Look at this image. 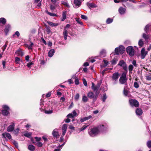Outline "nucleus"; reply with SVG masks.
Instances as JSON below:
<instances>
[{
	"instance_id": "2eb2a0df",
	"label": "nucleus",
	"mask_w": 151,
	"mask_h": 151,
	"mask_svg": "<svg viewBox=\"0 0 151 151\" xmlns=\"http://www.w3.org/2000/svg\"><path fill=\"white\" fill-rule=\"evenodd\" d=\"M136 113L138 116H140L142 114V111L140 108H138L136 110Z\"/></svg>"
},
{
	"instance_id": "aec40b11",
	"label": "nucleus",
	"mask_w": 151,
	"mask_h": 151,
	"mask_svg": "<svg viewBox=\"0 0 151 151\" xmlns=\"http://www.w3.org/2000/svg\"><path fill=\"white\" fill-rule=\"evenodd\" d=\"M17 56H22L24 55V53L20 50H17L15 53Z\"/></svg>"
},
{
	"instance_id": "052dcab7",
	"label": "nucleus",
	"mask_w": 151,
	"mask_h": 151,
	"mask_svg": "<svg viewBox=\"0 0 151 151\" xmlns=\"http://www.w3.org/2000/svg\"><path fill=\"white\" fill-rule=\"evenodd\" d=\"M75 83L76 85H78L79 84V81L78 79V78L76 79L75 81Z\"/></svg>"
},
{
	"instance_id": "6e6552de",
	"label": "nucleus",
	"mask_w": 151,
	"mask_h": 151,
	"mask_svg": "<svg viewBox=\"0 0 151 151\" xmlns=\"http://www.w3.org/2000/svg\"><path fill=\"white\" fill-rule=\"evenodd\" d=\"M118 65L122 67L123 69L125 70V72L127 73V66L126 63L123 60H121L120 61Z\"/></svg>"
},
{
	"instance_id": "4be33fe9",
	"label": "nucleus",
	"mask_w": 151,
	"mask_h": 151,
	"mask_svg": "<svg viewBox=\"0 0 151 151\" xmlns=\"http://www.w3.org/2000/svg\"><path fill=\"white\" fill-rule=\"evenodd\" d=\"M10 28V26L9 24H8L6 26L4 29V32L6 35L9 32Z\"/></svg>"
},
{
	"instance_id": "20e7f679",
	"label": "nucleus",
	"mask_w": 151,
	"mask_h": 151,
	"mask_svg": "<svg viewBox=\"0 0 151 151\" xmlns=\"http://www.w3.org/2000/svg\"><path fill=\"white\" fill-rule=\"evenodd\" d=\"M125 48L124 46L120 45L119 47H116L115 49V52L116 54L118 55L119 53L123 54L125 51Z\"/></svg>"
},
{
	"instance_id": "864d4df0",
	"label": "nucleus",
	"mask_w": 151,
	"mask_h": 151,
	"mask_svg": "<svg viewBox=\"0 0 151 151\" xmlns=\"http://www.w3.org/2000/svg\"><path fill=\"white\" fill-rule=\"evenodd\" d=\"M35 139L36 141V142H38V141L40 142L41 139V138L39 137H35Z\"/></svg>"
},
{
	"instance_id": "c85d7f7f",
	"label": "nucleus",
	"mask_w": 151,
	"mask_h": 151,
	"mask_svg": "<svg viewBox=\"0 0 151 151\" xmlns=\"http://www.w3.org/2000/svg\"><path fill=\"white\" fill-rule=\"evenodd\" d=\"M106 53L105 50H102L100 52V56L101 57H105Z\"/></svg>"
},
{
	"instance_id": "a19ab883",
	"label": "nucleus",
	"mask_w": 151,
	"mask_h": 151,
	"mask_svg": "<svg viewBox=\"0 0 151 151\" xmlns=\"http://www.w3.org/2000/svg\"><path fill=\"white\" fill-rule=\"evenodd\" d=\"M8 42L7 41L6 42L5 44L3 46V47L2 48V50H3V52L6 49L7 46V44H8V43H7Z\"/></svg>"
},
{
	"instance_id": "13d9d810",
	"label": "nucleus",
	"mask_w": 151,
	"mask_h": 151,
	"mask_svg": "<svg viewBox=\"0 0 151 151\" xmlns=\"http://www.w3.org/2000/svg\"><path fill=\"white\" fill-rule=\"evenodd\" d=\"M74 117L76 116H77L76 111L75 110H73L72 113Z\"/></svg>"
},
{
	"instance_id": "49530a36",
	"label": "nucleus",
	"mask_w": 151,
	"mask_h": 151,
	"mask_svg": "<svg viewBox=\"0 0 151 151\" xmlns=\"http://www.w3.org/2000/svg\"><path fill=\"white\" fill-rule=\"evenodd\" d=\"M103 62H104V67H106L109 64L108 61H107V60H105V59H104L103 60Z\"/></svg>"
},
{
	"instance_id": "a878e982",
	"label": "nucleus",
	"mask_w": 151,
	"mask_h": 151,
	"mask_svg": "<svg viewBox=\"0 0 151 151\" xmlns=\"http://www.w3.org/2000/svg\"><path fill=\"white\" fill-rule=\"evenodd\" d=\"M47 23L52 27H56L58 25V23H54L51 22H48Z\"/></svg>"
},
{
	"instance_id": "774afa93",
	"label": "nucleus",
	"mask_w": 151,
	"mask_h": 151,
	"mask_svg": "<svg viewBox=\"0 0 151 151\" xmlns=\"http://www.w3.org/2000/svg\"><path fill=\"white\" fill-rule=\"evenodd\" d=\"M132 64L135 67H137V64H136V62L135 60H133L132 62Z\"/></svg>"
},
{
	"instance_id": "423d86ee",
	"label": "nucleus",
	"mask_w": 151,
	"mask_h": 151,
	"mask_svg": "<svg viewBox=\"0 0 151 151\" xmlns=\"http://www.w3.org/2000/svg\"><path fill=\"white\" fill-rule=\"evenodd\" d=\"M3 108L4 109L2 110L1 111L2 114L4 116L8 115L9 113V108L8 106L6 105H3Z\"/></svg>"
},
{
	"instance_id": "a211bd4d",
	"label": "nucleus",
	"mask_w": 151,
	"mask_h": 151,
	"mask_svg": "<svg viewBox=\"0 0 151 151\" xmlns=\"http://www.w3.org/2000/svg\"><path fill=\"white\" fill-rule=\"evenodd\" d=\"M126 11V9L122 7H120L119 9V12L121 14H124L125 13Z\"/></svg>"
},
{
	"instance_id": "9d476101",
	"label": "nucleus",
	"mask_w": 151,
	"mask_h": 151,
	"mask_svg": "<svg viewBox=\"0 0 151 151\" xmlns=\"http://www.w3.org/2000/svg\"><path fill=\"white\" fill-rule=\"evenodd\" d=\"M11 124L7 128V131L8 132H12L14 130L15 126V123L13 122H12Z\"/></svg>"
},
{
	"instance_id": "338daca9",
	"label": "nucleus",
	"mask_w": 151,
	"mask_h": 151,
	"mask_svg": "<svg viewBox=\"0 0 151 151\" xmlns=\"http://www.w3.org/2000/svg\"><path fill=\"white\" fill-rule=\"evenodd\" d=\"M83 83L84 85L85 86H86L87 85V82L85 79H83Z\"/></svg>"
},
{
	"instance_id": "473e14b6",
	"label": "nucleus",
	"mask_w": 151,
	"mask_h": 151,
	"mask_svg": "<svg viewBox=\"0 0 151 151\" xmlns=\"http://www.w3.org/2000/svg\"><path fill=\"white\" fill-rule=\"evenodd\" d=\"M82 100L83 102H86L88 101V99L86 96L84 95L83 96Z\"/></svg>"
},
{
	"instance_id": "4468645a",
	"label": "nucleus",
	"mask_w": 151,
	"mask_h": 151,
	"mask_svg": "<svg viewBox=\"0 0 151 151\" xmlns=\"http://www.w3.org/2000/svg\"><path fill=\"white\" fill-rule=\"evenodd\" d=\"M2 136L3 137L6 138L7 137L9 139H11L12 138V136H11L10 134L7 132L4 133L2 134Z\"/></svg>"
},
{
	"instance_id": "f03ea898",
	"label": "nucleus",
	"mask_w": 151,
	"mask_h": 151,
	"mask_svg": "<svg viewBox=\"0 0 151 151\" xmlns=\"http://www.w3.org/2000/svg\"><path fill=\"white\" fill-rule=\"evenodd\" d=\"M126 72H123L121 76L120 77L119 81L120 83L122 84H126L127 82V79L126 78Z\"/></svg>"
},
{
	"instance_id": "1a4fd4ad",
	"label": "nucleus",
	"mask_w": 151,
	"mask_h": 151,
	"mask_svg": "<svg viewBox=\"0 0 151 151\" xmlns=\"http://www.w3.org/2000/svg\"><path fill=\"white\" fill-rule=\"evenodd\" d=\"M129 103L132 106L138 107L139 106V104L138 102L135 99H129Z\"/></svg>"
},
{
	"instance_id": "e2e57ef3",
	"label": "nucleus",
	"mask_w": 151,
	"mask_h": 151,
	"mask_svg": "<svg viewBox=\"0 0 151 151\" xmlns=\"http://www.w3.org/2000/svg\"><path fill=\"white\" fill-rule=\"evenodd\" d=\"M15 35H16L17 37H18L19 36V35H20V34H19V32H18V31H16L15 34H14V35H13V36H14Z\"/></svg>"
},
{
	"instance_id": "603ef678",
	"label": "nucleus",
	"mask_w": 151,
	"mask_h": 151,
	"mask_svg": "<svg viewBox=\"0 0 151 151\" xmlns=\"http://www.w3.org/2000/svg\"><path fill=\"white\" fill-rule=\"evenodd\" d=\"M30 42H31V44L30 45H29L28 46V48L29 49H32V47L34 45V44L33 43V42H31V41H30Z\"/></svg>"
},
{
	"instance_id": "680f3d73",
	"label": "nucleus",
	"mask_w": 151,
	"mask_h": 151,
	"mask_svg": "<svg viewBox=\"0 0 151 151\" xmlns=\"http://www.w3.org/2000/svg\"><path fill=\"white\" fill-rule=\"evenodd\" d=\"M81 18L82 19L85 20H86L87 19V17L86 16L83 15H81Z\"/></svg>"
},
{
	"instance_id": "c756f323",
	"label": "nucleus",
	"mask_w": 151,
	"mask_h": 151,
	"mask_svg": "<svg viewBox=\"0 0 151 151\" xmlns=\"http://www.w3.org/2000/svg\"><path fill=\"white\" fill-rule=\"evenodd\" d=\"M44 102L43 101L42 99H41L40 100V105L41 106V108H40V109L41 111H43L44 109L43 108V103Z\"/></svg>"
},
{
	"instance_id": "b1692460",
	"label": "nucleus",
	"mask_w": 151,
	"mask_h": 151,
	"mask_svg": "<svg viewBox=\"0 0 151 151\" xmlns=\"http://www.w3.org/2000/svg\"><path fill=\"white\" fill-rule=\"evenodd\" d=\"M28 148L30 151H34L35 150V148L33 145H29Z\"/></svg>"
},
{
	"instance_id": "39448f33",
	"label": "nucleus",
	"mask_w": 151,
	"mask_h": 151,
	"mask_svg": "<svg viewBox=\"0 0 151 151\" xmlns=\"http://www.w3.org/2000/svg\"><path fill=\"white\" fill-rule=\"evenodd\" d=\"M91 88L93 91L95 92V98L96 99H97L98 95L100 93L99 91H98L99 88L95 85V84L93 82L92 83V86Z\"/></svg>"
},
{
	"instance_id": "72a5a7b5",
	"label": "nucleus",
	"mask_w": 151,
	"mask_h": 151,
	"mask_svg": "<svg viewBox=\"0 0 151 151\" xmlns=\"http://www.w3.org/2000/svg\"><path fill=\"white\" fill-rule=\"evenodd\" d=\"M37 147H42L43 145V144L42 142L38 141L36 142L35 144Z\"/></svg>"
},
{
	"instance_id": "79ce46f5",
	"label": "nucleus",
	"mask_w": 151,
	"mask_h": 151,
	"mask_svg": "<svg viewBox=\"0 0 151 151\" xmlns=\"http://www.w3.org/2000/svg\"><path fill=\"white\" fill-rule=\"evenodd\" d=\"M107 98V97L105 93L103 94V96L102 97V100L103 102H104L106 100Z\"/></svg>"
},
{
	"instance_id": "f8f14e48",
	"label": "nucleus",
	"mask_w": 151,
	"mask_h": 151,
	"mask_svg": "<svg viewBox=\"0 0 151 151\" xmlns=\"http://www.w3.org/2000/svg\"><path fill=\"white\" fill-rule=\"evenodd\" d=\"M81 2L80 0H74L73 6L75 8H77L81 5Z\"/></svg>"
},
{
	"instance_id": "393cba45",
	"label": "nucleus",
	"mask_w": 151,
	"mask_h": 151,
	"mask_svg": "<svg viewBox=\"0 0 151 151\" xmlns=\"http://www.w3.org/2000/svg\"><path fill=\"white\" fill-rule=\"evenodd\" d=\"M32 134V133L30 132H27L26 133L24 134V136L30 138L31 137Z\"/></svg>"
},
{
	"instance_id": "a18cd8bd",
	"label": "nucleus",
	"mask_w": 151,
	"mask_h": 151,
	"mask_svg": "<svg viewBox=\"0 0 151 151\" xmlns=\"http://www.w3.org/2000/svg\"><path fill=\"white\" fill-rule=\"evenodd\" d=\"M147 145L148 148H151V141H148L147 142Z\"/></svg>"
},
{
	"instance_id": "c9c22d12",
	"label": "nucleus",
	"mask_w": 151,
	"mask_h": 151,
	"mask_svg": "<svg viewBox=\"0 0 151 151\" xmlns=\"http://www.w3.org/2000/svg\"><path fill=\"white\" fill-rule=\"evenodd\" d=\"M138 45L139 46L141 47L143 46L144 45V42L142 41V39H140L138 42Z\"/></svg>"
},
{
	"instance_id": "4c0bfd02",
	"label": "nucleus",
	"mask_w": 151,
	"mask_h": 151,
	"mask_svg": "<svg viewBox=\"0 0 151 151\" xmlns=\"http://www.w3.org/2000/svg\"><path fill=\"white\" fill-rule=\"evenodd\" d=\"M149 25H147L145 27L144 30L147 34H148V31L149 29Z\"/></svg>"
},
{
	"instance_id": "4d7b16f0",
	"label": "nucleus",
	"mask_w": 151,
	"mask_h": 151,
	"mask_svg": "<svg viewBox=\"0 0 151 151\" xmlns=\"http://www.w3.org/2000/svg\"><path fill=\"white\" fill-rule=\"evenodd\" d=\"M134 86L136 88H138L139 87V85L137 82H135L134 83Z\"/></svg>"
},
{
	"instance_id": "7ed1b4c3",
	"label": "nucleus",
	"mask_w": 151,
	"mask_h": 151,
	"mask_svg": "<svg viewBox=\"0 0 151 151\" xmlns=\"http://www.w3.org/2000/svg\"><path fill=\"white\" fill-rule=\"evenodd\" d=\"M119 76V74L117 72L113 74L111 77V80L113 84L115 85L117 83Z\"/></svg>"
},
{
	"instance_id": "cd10ccee",
	"label": "nucleus",
	"mask_w": 151,
	"mask_h": 151,
	"mask_svg": "<svg viewBox=\"0 0 151 151\" xmlns=\"http://www.w3.org/2000/svg\"><path fill=\"white\" fill-rule=\"evenodd\" d=\"M6 22V19L4 18H0V23H2L3 24H4Z\"/></svg>"
},
{
	"instance_id": "3c124183",
	"label": "nucleus",
	"mask_w": 151,
	"mask_h": 151,
	"mask_svg": "<svg viewBox=\"0 0 151 151\" xmlns=\"http://www.w3.org/2000/svg\"><path fill=\"white\" fill-rule=\"evenodd\" d=\"M87 126H86V125L83 126V127L80 129V131L84 130L87 128Z\"/></svg>"
},
{
	"instance_id": "2f4dec72",
	"label": "nucleus",
	"mask_w": 151,
	"mask_h": 151,
	"mask_svg": "<svg viewBox=\"0 0 151 151\" xmlns=\"http://www.w3.org/2000/svg\"><path fill=\"white\" fill-rule=\"evenodd\" d=\"M113 20V19L111 18H108L106 21V23L107 24H109L112 23Z\"/></svg>"
},
{
	"instance_id": "5fc2aeb1",
	"label": "nucleus",
	"mask_w": 151,
	"mask_h": 151,
	"mask_svg": "<svg viewBox=\"0 0 151 151\" xmlns=\"http://www.w3.org/2000/svg\"><path fill=\"white\" fill-rule=\"evenodd\" d=\"M67 117L69 118H73L74 117L73 116V114L72 113H70L68 114L67 115Z\"/></svg>"
},
{
	"instance_id": "0e129e2a",
	"label": "nucleus",
	"mask_w": 151,
	"mask_h": 151,
	"mask_svg": "<svg viewBox=\"0 0 151 151\" xmlns=\"http://www.w3.org/2000/svg\"><path fill=\"white\" fill-rule=\"evenodd\" d=\"M2 63L3 67V69H5L6 68L5 65H6V62L5 61H2Z\"/></svg>"
},
{
	"instance_id": "ea45409f",
	"label": "nucleus",
	"mask_w": 151,
	"mask_h": 151,
	"mask_svg": "<svg viewBox=\"0 0 151 151\" xmlns=\"http://www.w3.org/2000/svg\"><path fill=\"white\" fill-rule=\"evenodd\" d=\"M133 66L132 65H130L129 66V72L130 73H132V71L133 69Z\"/></svg>"
},
{
	"instance_id": "7c9ffc66",
	"label": "nucleus",
	"mask_w": 151,
	"mask_h": 151,
	"mask_svg": "<svg viewBox=\"0 0 151 151\" xmlns=\"http://www.w3.org/2000/svg\"><path fill=\"white\" fill-rule=\"evenodd\" d=\"M87 5H88V6H89V7L91 8H95L96 7V6L95 4H94L93 3H87Z\"/></svg>"
},
{
	"instance_id": "ddd939ff",
	"label": "nucleus",
	"mask_w": 151,
	"mask_h": 151,
	"mask_svg": "<svg viewBox=\"0 0 151 151\" xmlns=\"http://www.w3.org/2000/svg\"><path fill=\"white\" fill-rule=\"evenodd\" d=\"M52 134L54 137L56 138H59V135L57 129H55L53 130L52 132Z\"/></svg>"
},
{
	"instance_id": "6ab92c4d",
	"label": "nucleus",
	"mask_w": 151,
	"mask_h": 151,
	"mask_svg": "<svg viewBox=\"0 0 151 151\" xmlns=\"http://www.w3.org/2000/svg\"><path fill=\"white\" fill-rule=\"evenodd\" d=\"M68 29H64L63 32V35L64 36V39L65 40H66L67 39L68 37Z\"/></svg>"
},
{
	"instance_id": "c03bdc74",
	"label": "nucleus",
	"mask_w": 151,
	"mask_h": 151,
	"mask_svg": "<svg viewBox=\"0 0 151 151\" xmlns=\"http://www.w3.org/2000/svg\"><path fill=\"white\" fill-rule=\"evenodd\" d=\"M46 31L47 33L48 34H49L51 32V31L50 29V27H46Z\"/></svg>"
},
{
	"instance_id": "37998d69",
	"label": "nucleus",
	"mask_w": 151,
	"mask_h": 151,
	"mask_svg": "<svg viewBox=\"0 0 151 151\" xmlns=\"http://www.w3.org/2000/svg\"><path fill=\"white\" fill-rule=\"evenodd\" d=\"M15 62L16 64H18L19 63L20 59L18 57H16L15 58Z\"/></svg>"
},
{
	"instance_id": "e433bc0d",
	"label": "nucleus",
	"mask_w": 151,
	"mask_h": 151,
	"mask_svg": "<svg viewBox=\"0 0 151 151\" xmlns=\"http://www.w3.org/2000/svg\"><path fill=\"white\" fill-rule=\"evenodd\" d=\"M61 3L62 4L65 5V6H66L67 7H68V8L70 6L67 2L62 1L61 2Z\"/></svg>"
},
{
	"instance_id": "0eeeda50",
	"label": "nucleus",
	"mask_w": 151,
	"mask_h": 151,
	"mask_svg": "<svg viewBox=\"0 0 151 151\" xmlns=\"http://www.w3.org/2000/svg\"><path fill=\"white\" fill-rule=\"evenodd\" d=\"M126 51L127 53L131 56H133L134 54V50L132 46H130L127 47L126 49Z\"/></svg>"
},
{
	"instance_id": "bb28decb",
	"label": "nucleus",
	"mask_w": 151,
	"mask_h": 151,
	"mask_svg": "<svg viewBox=\"0 0 151 151\" xmlns=\"http://www.w3.org/2000/svg\"><path fill=\"white\" fill-rule=\"evenodd\" d=\"M142 37L145 39V40L147 41V42H148V40L149 38V36L148 35H147L145 33H143V34Z\"/></svg>"
},
{
	"instance_id": "dca6fc26",
	"label": "nucleus",
	"mask_w": 151,
	"mask_h": 151,
	"mask_svg": "<svg viewBox=\"0 0 151 151\" xmlns=\"http://www.w3.org/2000/svg\"><path fill=\"white\" fill-rule=\"evenodd\" d=\"M87 96L90 99H93L95 97V99H96L95 98V94H94V93L93 92L91 91L89 92L87 94Z\"/></svg>"
},
{
	"instance_id": "5701e85b",
	"label": "nucleus",
	"mask_w": 151,
	"mask_h": 151,
	"mask_svg": "<svg viewBox=\"0 0 151 151\" xmlns=\"http://www.w3.org/2000/svg\"><path fill=\"white\" fill-rule=\"evenodd\" d=\"M66 11H65L63 12L62 14V18L61 19V20L63 21L66 18Z\"/></svg>"
},
{
	"instance_id": "f257e3e1",
	"label": "nucleus",
	"mask_w": 151,
	"mask_h": 151,
	"mask_svg": "<svg viewBox=\"0 0 151 151\" xmlns=\"http://www.w3.org/2000/svg\"><path fill=\"white\" fill-rule=\"evenodd\" d=\"M108 128V126L106 124H100L96 127L92 128L88 133L90 136L93 137L106 130Z\"/></svg>"
},
{
	"instance_id": "58836bf2",
	"label": "nucleus",
	"mask_w": 151,
	"mask_h": 151,
	"mask_svg": "<svg viewBox=\"0 0 151 151\" xmlns=\"http://www.w3.org/2000/svg\"><path fill=\"white\" fill-rule=\"evenodd\" d=\"M67 125L66 124H64L63 125L62 127V130H67Z\"/></svg>"
},
{
	"instance_id": "6e6d98bb",
	"label": "nucleus",
	"mask_w": 151,
	"mask_h": 151,
	"mask_svg": "<svg viewBox=\"0 0 151 151\" xmlns=\"http://www.w3.org/2000/svg\"><path fill=\"white\" fill-rule=\"evenodd\" d=\"M19 128H17L15 130H14V133L15 134H17L19 133Z\"/></svg>"
},
{
	"instance_id": "09e8293b",
	"label": "nucleus",
	"mask_w": 151,
	"mask_h": 151,
	"mask_svg": "<svg viewBox=\"0 0 151 151\" xmlns=\"http://www.w3.org/2000/svg\"><path fill=\"white\" fill-rule=\"evenodd\" d=\"M56 107V106L55 104H52L51 106V108L52 110H55Z\"/></svg>"
},
{
	"instance_id": "9b49d317",
	"label": "nucleus",
	"mask_w": 151,
	"mask_h": 151,
	"mask_svg": "<svg viewBox=\"0 0 151 151\" xmlns=\"http://www.w3.org/2000/svg\"><path fill=\"white\" fill-rule=\"evenodd\" d=\"M147 53L148 52L146 51L145 49L142 48L141 51V58L142 59H144Z\"/></svg>"
},
{
	"instance_id": "412c9836",
	"label": "nucleus",
	"mask_w": 151,
	"mask_h": 151,
	"mask_svg": "<svg viewBox=\"0 0 151 151\" xmlns=\"http://www.w3.org/2000/svg\"><path fill=\"white\" fill-rule=\"evenodd\" d=\"M55 52V51L54 49H51L49 52L48 53V56L50 57H52L53 56Z\"/></svg>"
},
{
	"instance_id": "8fccbe9b",
	"label": "nucleus",
	"mask_w": 151,
	"mask_h": 151,
	"mask_svg": "<svg viewBox=\"0 0 151 151\" xmlns=\"http://www.w3.org/2000/svg\"><path fill=\"white\" fill-rule=\"evenodd\" d=\"M33 65V63L32 62H30L28 63L27 64V66L29 68H31V66Z\"/></svg>"
},
{
	"instance_id": "69168bd1",
	"label": "nucleus",
	"mask_w": 151,
	"mask_h": 151,
	"mask_svg": "<svg viewBox=\"0 0 151 151\" xmlns=\"http://www.w3.org/2000/svg\"><path fill=\"white\" fill-rule=\"evenodd\" d=\"M50 9L52 10H54V9H55V6H54L52 5H50Z\"/></svg>"
},
{
	"instance_id": "f3484780",
	"label": "nucleus",
	"mask_w": 151,
	"mask_h": 151,
	"mask_svg": "<svg viewBox=\"0 0 151 151\" xmlns=\"http://www.w3.org/2000/svg\"><path fill=\"white\" fill-rule=\"evenodd\" d=\"M92 117V116L91 115H89L88 116L82 118L80 119V121L81 122H84L88 120Z\"/></svg>"
},
{
	"instance_id": "f704fd0d",
	"label": "nucleus",
	"mask_w": 151,
	"mask_h": 151,
	"mask_svg": "<svg viewBox=\"0 0 151 151\" xmlns=\"http://www.w3.org/2000/svg\"><path fill=\"white\" fill-rule=\"evenodd\" d=\"M45 12L48 15L51 16L55 17L57 15L56 14L54 13H52L50 12H48L46 10L45 11Z\"/></svg>"
},
{
	"instance_id": "de8ad7c7",
	"label": "nucleus",
	"mask_w": 151,
	"mask_h": 151,
	"mask_svg": "<svg viewBox=\"0 0 151 151\" xmlns=\"http://www.w3.org/2000/svg\"><path fill=\"white\" fill-rule=\"evenodd\" d=\"M124 95L125 96H127L128 93V91L127 90H126L125 88H124Z\"/></svg>"
},
{
	"instance_id": "bf43d9fd",
	"label": "nucleus",
	"mask_w": 151,
	"mask_h": 151,
	"mask_svg": "<svg viewBox=\"0 0 151 151\" xmlns=\"http://www.w3.org/2000/svg\"><path fill=\"white\" fill-rule=\"evenodd\" d=\"M13 143L14 145L17 147H18V144L17 142L15 140H14L13 142Z\"/></svg>"
}]
</instances>
